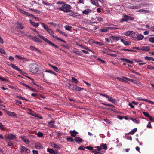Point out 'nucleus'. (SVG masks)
<instances>
[{
    "label": "nucleus",
    "mask_w": 154,
    "mask_h": 154,
    "mask_svg": "<svg viewBox=\"0 0 154 154\" xmlns=\"http://www.w3.org/2000/svg\"><path fill=\"white\" fill-rule=\"evenodd\" d=\"M41 24L44 29L53 37L55 38L57 40L61 41L64 42L65 43H66V42L65 40L61 39L60 38L58 37L57 36L52 35V34H54V33L51 29L48 27L47 25L42 23H41Z\"/></svg>",
    "instance_id": "nucleus-1"
},
{
    "label": "nucleus",
    "mask_w": 154,
    "mask_h": 154,
    "mask_svg": "<svg viewBox=\"0 0 154 154\" xmlns=\"http://www.w3.org/2000/svg\"><path fill=\"white\" fill-rule=\"evenodd\" d=\"M71 8L72 7L70 5L64 4L62 5L61 7H59V9L64 12L68 13L71 12V10H70Z\"/></svg>",
    "instance_id": "nucleus-2"
},
{
    "label": "nucleus",
    "mask_w": 154,
    "mask_h": 154,
    "mask_svg": "<svg viewBox=\"0 0 154 154\" xmlns=\"http://www.w3.org/2000/svg\"><path fill=\"white\" fill-rule=\"evenodd\" d=\"M29 70L32 73L36 74L39 70L38 66L36 64H33L30 66Z\"/></svg>",
    "instance_id": "nucleus-3"
},
{
    "label": "nucleus",
    "mask_w": 154,
    "mask_h": 154,
    "mask_svg": "<svg viewBox=\"0 0 154 154\" xmlns=\"http://www.w3.org/2000/svg\"><path fill=\"white\" fill-rule=\"evenodd\" d=\"M38 36L41 39H42L45 42L48 43L51 45L55 47V48H59V47L57 45L52 43V42H51V41H50L47 38L44 37L43 36H42L40 35H38Z\"/></svg>",
    "instance_id": "nucleus-4"
},
{
    "label": "nucleus",
    "mask_w": 154,
    "mask_h": 154,
    "mask_svg": "<svg viewBox=\"0 0 154 154\" xmlns=\"http://www.w3.org/2000/svg\"><path fill=\"white\" fill-rule=\"evenodd\" d=\"M5 137L7 139H10V140H14L16 137L15 135L12 134H8L5 135Z\"/></svg>",
    "instance_id": "nucleus-5"
},
{
    "label": "nucleus",
    "mask_w": 154,
    "mask_h": 154,
    "mask_svg": "<svg viewBox=\"0 0 154 154\" xmlns=\"http://www.w3.org/2000/svg\"><path fill=\"white\" fill-rule=\"evenodd\" d=\"M9 66L12 68L13 69L16 70L17 71H19L20 73H21L22 72V71L20 70L19 68H18L14 64H11L9 65Z\"/></svg>",
    "instance_id": "nucleus-6"
},
{
    "label": "nucleus",
    "mask_w": 154,
    "mask_h": 154,
    "mask_svg": "<svg viewBox=\"0 0 154 154\" xmlns=\"http://www.w3.org/2000/svg\"><path fill=\"white\" fill-rule=\"evenodd\" d=\"M110 40L112 41L111 43L113 42L114 40H115L116 41H118L119 39H121L120 37L119 36H111L110 37Z\"/></svg>",
    "instance_id": "nucleus-7"
},
{
    "label": "nucleus",
    "mask_w": 154,
    "mask_h": 154,
    "mask_svg": "<svg viewBox=\"0 0 154 154\" xmlns=\"http://www.w3.org/2000/svg\"><path fill=\"white\" fill-rule=\"evenodd\" d=\"M35 146L37 149H42L43 148V147L42 144L39 143H35Z\"/></svg>",
    "instance_id": "nucleus-8"
},
{
    "label": "nucleus",
    "mask_w": 154,
    "mask_h": 154,
    "mask_svg": "<svg viewBox=\"0 0 154 154\" xmlns=\"http://www.w3.org/2000/svg\"><path fill=\"white\" fill-rule=\"evenodd\" d=\"M29 36L34 41H35L36 42H39L40 43L42 42L41 41L36 37H33L31 36V35H29Z\"/></svg>",
    "instance_id": "nucleus-9"
},
{
    "label": "nucleus",
    "mask_w": 154,
    "mask_h": 154,
    "mask_svg": "<svg viewBox=\"0 0 154 154\" xmlns=\"http://www.w3.org/2000/svg\"><path fill=\"white\" fill-rule=\"evenodd\" d=\"M5 112L8 115L12 117H15L16 118L17 117L16 115L14 112H10L7 111H5Z\"/></svg>",
    "instance_id": "nucleus-10"
},
{
    "label": "nucleus",
    "mask_w": 154,
    "mask_h": 154,
    "mask_svg": "<svg viewBox=\"0 0 154 154\" xmlns=\"http://www.w3.org/2000/svg\"><path fill=\"white\" fill-rule=\"evenodd\" d=\"M15 25L18 29H23L24 28V27L22 26V24L18 22H16L15 23Z\"/></svg>",
    "instance_id": "nucleus-11"
},
{
    "label": "nucleus",
    "mask_w": 154,
    "mask_h": 154,
    "mask_svg": "<svg viewBox=\"0 0 154 154\" xmlns=\"http://www.w3.org/2000/svg\"><path fill=\"white\" fill-rule=\"evenodd\" d=\"M121 41L126 46H129L130 45L131 42L130 41H127L122 38L121 39Z\"/></svg>",
    "instance_id": "nucleus-12"
},
{
    "label": "nucleus",
    "mask_w": 154,
    "mask_h": 154,
    "mask_svg": "<svg viewBox=\"0 0 154 154\" xmlns=\"http://www.w3.org/2000/svg\"><path fill=\"white\" fill-rule=\"evenodd\" d=\"M29 21L30 24L35 27H38L39 25V23H36L35 22H32L31 19L29 20Z\"/></svg>",
    "instance_id": "nucleus-13"
},
{
    "label": "nucleus",
    "mask_w": 154,
    "mask_h": 154,
    "mask_svg": "<svg viewBox=\"0 0 154 154\" xmlns=\"http://www.w3.org/2000/svg\"><path fill=\"white\" fill-rule=\"evenodd\" d=\"M17 9L22 14H23L24 15H27V16H28V15H29V13L26 12L25 11H24L23 10H22L21 9L19 8H17Z\"/></svg>",
    "instance_id": "nucleus-14"
},
{
    "label": "nucleus",
    "mask_w": 154,
    "mask_h": 154,
    "mask_svg": "<svg viewBox=\"0 0 154 154\" xmlns=\"http://www.w3.org/2000/svg\"><path fill=\"white\" fill-rule=\"evenodd\" d=\"M128 8L130 9H136L140 8L141 7L140 5H138L136 6H128Z\"/></svg>",
    "instance_id": "nucleus-15"
},
{
    "label": "nucleus",
    "mask_w": 154,
    "mask_h": 154,
    "mask_svg": "<svg viewBox=\"0 0 154 154\" xmlns=\"http://www.w3.org/2000/svg\"><path fill=\"white\" fill-rule=\"evenodd\" d=\"M128 21L127 15L126 14H124L123 17L120 20V22L127 21Z\"/></svg>",
    "instance_id": "nucleus-16"
},
{
    "label": "nucleus",
    "mask_w": 154,
    "mask_h": 154,
    "mask_svg": "<svg viewBox=\"0 0 154 154\" xmlns=\"http://www.w3.org/2000/svg\"><path fill=\"white\" fill-rule=\"evenodd\" d=\"M107 98L108 99V100L114 104H116V100L114 99H113L111 97L109 96H108L107 97Z\"/></svg>",
    "instance_id": "nucleus-17"
},
{
    "label": "nucleus",
    "mask_w": 154,
    "mask_h": 154,
    "mask_svg": "<svg viewBox=\"0 0 154 154\" xmlns=\"http://www.w3.org/2000/svg\"><path fill=\"white\" fill-rule=\"evenodd\" d=\"M29 48L30 49L33 51H38L40 53H41V52L38 49L34 46H30Z\"/></svg>",
    "instance_id": "nucleus-18"
},
{
    "label": "nucleus",
    "mask_w": 154,
    "mask_h": 154,
    "mask_svg": "<svg viewBox=\"0 0 154 154\" xmlns=\"http://www.w3.org/2000/svg\"><path fill=\"white\" fill-rule=\"evenodd\" d=\"M74 140L77 143H81L83 141L82 139L79 137H75V138Z\"/></svg>",
    "instance_id": "nucleus-19"
},
{
    "label": "nucleus",
    "mask_w": 154,
    "mask_h": 154,
    "mask_svg": "<svg viewBox=\"0 0 154 154\" xmlns=\"http://www.w3.org/2000/svg\"><path fill=\"white\" fill-rule=\"evenodd\" d=\"M91 3L95 5L97 7H100L99 4L97 2V0H91Z\"/></svg>",
    "instance_id": "nucleus-20"
},
{
    "label": "nucleus",
    "mask_w": 154,
    "mask_h": 154,
    "mask_svg": "<svg viewBox=\"0 0 154 154\" xmlns=\"http://www.w3.org/2000/svg\"><path fill=\"white\" fill-rule=\"evenodd\" d=\"M92 11V10L90 9H88L83 11L82 13L84 14H88L89 13H91Z\"/></svg>",
    "instance_id": "nucleus-21"
},
{
    "label": "nucleus",
    "mask_w": 154,
    "mask_h": 154,
    "mask_svg": "<svg viewBox=\"0 0 154 154\" xmlns=\"http://www.w3.org/2000/svg\"><path fill=\"white\" fill-rule=\"evenodd\" d=\"M130 119L132 120L135 123H140V121L137 119L130 117Z\"/></svg>",
    "instance_id": "nucleus-22"
},
{
    "label": "nucleus",
    "mask_w": 154,
    "mask_h": 154,
    "mask_svg": "<svg viewBox=\"0 0 154 154\" xmlns=\"http://www.w3.org/2000/svg\"><path fill=\"white\" fill-rule=\"evenodd\" d=\"M48 65L50 67H51L56 72H58L59 69L57 67L51 64H49Z\"/></svg>",
    "instance_id": "nucleus-23"
},
{
    "label": "nucleus",
    "mask_w": 154,
    "mask_h": 154,
    "mask_svg": "<svg viewBox=\"0 0 154 154\" xmlns=\"http://www.w3.org/2000/svg\"><path fill=\"white\" fill-rule=\"evenodd\" d=\"M56 31L57 32H59L60 33L64 35L65 36L67 37V36H68L67 35V34H66L65 32H63L61 31L60 30H59L58 29H57L56 30Z\"/></svg>",
    "instance_id": "nucleus-24"
},
{
    "label": "nucleus",
    "mask_w": 154,
    "mask_h": 154,
    "mask_svg": "<svg viewBox=\"0 0 154 154\" xmlns=\"http://www.w3.org/2000/svg\"><path fill=\"white\" fill-rule=\"evenodd\" d=\"M75 87V90L78 91H79L84 90V88L77 86L76 85H73Z\"/></svg>",
    "instance_id": "nucleus-25"
},
{
    "label": "nucleus",
    "mask_w": 154,
    "mask_h": 154,
    "mask_svg": "<svg viewBox=\"0 0 154 154\" xmlns=\"http://www.w3.org/2000/svg\"><path fill=\"white\" fill-rule=\"evenodd\" d=\"M137 130V128H135L131 130L130 132H129L128 134H131L133 135L134 134V133L136 132Z\"/></svg>",
    "instance_id": "nucleus-26"
},
{
    "label": "nucleus",
    "mask_w": 154,
    "mask_h": 154,
    "mask_svg": "<svg viewBox=\"0 0 154 154\" xmlns=\"http://www.w3.org/2000/svg\"><path fill=\"white\" fill-rule=\"evenodd\" d=\"M108 29L107 27H106L105 28L99 29V32H106L107 31Z\"/></svg>",
    "instance_id": "nucleus-27"
},
{
    "label": "nucleus",
    "mask_w": 154,
    "mask_h": 154,
    "mask_svg": "<svg viewBox=\"0 0 154 154\" xmlns=\"http://www.w3.org/2000/svg\"><path fill=\"white\" fill-rule=\"evenodd\" d=\"M48 151L51 154H55V152L53 149H48Z\"/></svg>",
    "instance_id": "nucleus-28"
},
{
    "label": "nucleus",
    "mask_w": 154,
    "mask_h": 154,
    "mask_svg": "<svg viewBox=\"0 0 154 154\" xmlns=\"http://www.w3.org/2000/svg\"><path fill=\"white\" fill-rule=\"evenodd\" d=\"M141 50L143 51H148L150 50L148 46H144L142 47Z\"/></svg>",
    "instance_id": "nucleus-29"
},
{
    "label": "nucleus",
    "mask_w": 154,
    "mask_h": 154,
    "mask_svg": "<svg viewBox=\"0 0 154 154\" xmlns=\"http://www.w3.org/2000/svg\"><path fill=\"white\" fill-rule=\"evenodd\" d=\"M22 139L23 141L26 144H28L29 143V141L25 137H23L22 138Z\"/></svg>",
    "instance_id": "nucleus-30"
},
{
    "label": "nucleus",
    "mask_w": 154,
    "mask_h": 154,
    "mask_svg": "<svg viewBox=\"0 0 154 154\" xmlns=\"http://www.w3.org/2000/svg\"><path fill=\"white\" fill-rule=\"evenodd\" d=\"M137 38L138 40H141L144 38V36L141 34H138L137 35Z\"/></svg>",
    "instance_id": "nucleus-31"
},
{
    "label": "nucleus",
    "mask_w": 154,
    "mask_h": 154,
    "mask_svg": "<svg viewBox=\"0 0 154 154\" xmlns=\"http://www.w3.org/2000/svg\"><path fill=\"white\" fill-rule=\"evenodd\" d=\"M145 59L146 60H152L154 61V58L147 56L145 57Z\"/></svg>",
    "instance_id": "nucleus-32"
},
{
    "label": "nucleus",
    "mask_w": 154,
    "mask_h": 154,
    "mask_svg": "<svg viewBox=\"0 0 154 154\" xmlns=\"http://www.w3.org/2000/svg\"><path fill=\"white\" fill-rule=\"evenodd\" d=\"M143 114L146 117L149 118V117L150 116V115L148 113V112H142Z\"/></svg>",
    "instance_id": "nucleus-33"
},
{
    "label": "nucleus",
    "mask_w": 154,
    "mask_h": 154,
    "mask_svg": "<svg viewBox=\"0 0 154 154\" xmlns=\"http://www.w3.org/2000/svg\"><path fill=\"white\" fill-rule=\"evenodd\" d=\"M65 28L66 30L70 31L72 27L71 26L66 25L65 26Z\"/></svg>",
    "instance_id": "nucleus-34"
},
{
    "label": "nucleus",
    "mask_w": 154,
    "mask_h": 154,
    "mask_svg": "<svg viewBox=\"0 0 154 154\" xmlns=\"http://www.w3.org/2000/svg\"><path fill=\"white\" fill-rule=\"evenodd\" d=\"M121 51H131V52H136L137 51L135 50H131V49H120Z\"/></svg>",
    "instance_id": "nucleus-35"
},
{
    "label": "nucleus",
    "mask_w": 154,
    "mask_h": 154,
    "mask_svg": "<svg viewBox=\"0 0 154 154\" xmlns=\"http://www.w3.org/2000/svg\"><path fill=\"white\" fill-rule=\"evenodd\" d=\"M132 32V31H126L125 32L124 34L126 36H129L130 35L131 33Z\"/></svg>",
    "instance_id": "nucleus-36"
},
{
    "label": "nucleus",
    "mask_w": 154,
    "mask_h": 154,
    "mask_svg": "<svg viewBox=\"0 0 154 154\" xmlns=\"http://www.w3.org/2000/svg\"><path fill=\"white\" fill-rule=\"evenodd\" d=\"M138 11L140 12H145V13H148L149 12V11L147 10H146L144 9H140L138 10Z\"/></svg>",
    "instance_id": "nucleus-37"
},
{
    "label": "nucleus",
    "mask_w": 154,
    "mask_h": 154,
    "mask_svg": "<svg viewBox=\"0 0 154 154\" xmlns=\"http://www.w3.org/2000/svg\"><path fill=\"white\" fill-rule=\"evenodd\" d=\"M73 52L75 53L77 55L81 56L82 55V54L81 53V52H79L78 51L76 50H75L73 51Z\"/></svg>",
    "instance_id": "nucleus-38"
},
{
    "label": "nucleus",
    "mask_w": 154,
    "mask_h": 154,
    "mask_svg": "<svg viewBox=\"0 0 154 154\" xmlns=\"http://www.w3.org/2000/svg\"><path fill=\"white\" fill-rule=\"evenodd\" d=\"M93 43H95L101 46L103 45V43L101 42H100L97 41H93Z\"/></svg>",
    "instance_id": "nucleus-39"
},
{
    "label": "nucleus",
    "mask_w": 154,
    "mask_h": 154,
    "mask_svg": "<svg viewBox=\"0 0 154 154\" xmlns=\"http://www.w3.org/2000/svg\"><path fill=\"white\" fill-rule=\"evenodd\" d=\"M72 80L76 84H78V81L77 80V79L74 77H72Z\"/></svg>",
    "instance_id": "nucleus-40"
},
{
    "label": "nucleus",
    "mask_w": 154,
    "mask_h": 154,
    "mask_svg": "<svg viewBox=\"0 0 154 154\" xmlns=\"http://www.w3.org/2000/svg\"><path fill=\"white\" fill-rule=\"evenodd\" d=\"M70 134H73L75 135L78 134V133L75 130H74L73 131H70Z\"/></svg>",
    "instance_id": "nucleus-41"
},
{
    "label": "nucleus",
    "mask_w": 154,
    "mask_h": 154,
    "mask_svg": "<svg viewBox=\"0 0 154 154\" xmlns=\"http://www.w3.org/2000/svg\"><path fill=\"white\" fill-rule=\"evenodd\" d=\"M29 111L30 112V114L31 115H32L34 116H36L35 115H34V112L33 111H32L31 109H29Z\"/></svg>",
    "instance_id": "nucleus-42"
},
{
    "label": "nucleus",
    "mask_w": 154,
    "mask_h": 154,
    "mask_svg": "<svg viewBox=\"0 0 154 154\" xmlns=\"http://www.w3.org/2000/svg\"><path fill=\"white\" fill-rule=\"evenodd\" d=\"M67 140L68 141H70V142H74V140L71 137H68L67 138Z\"/></svg>",
    "instance_id": "nucleus-43"
},
{
    "label": "nucleus",
    "mask_w": 154,
    "mask_h": 154,
    "mask_svg": "<svg viewBox=\"0 0 154 154\" xmlns=\"http://www.w3.org/2000/svg\"><path fill=\"white\" fill-rule=\"evenodd\" d=\"M137 34L136 33H132V34H131V37H132V38H137Z\"/></svg>",
    "instance_id": "nucleus-44"
},
{
    "label": "nucleus",
    "mask_w": 154,
    "mask_h": 154,
    "mask_svg": "<svg viewBox=\"0 0 154 154\" xmlns=\"http://www.w3.org/2000/svg\"><path fill=\"white\" fill-rule=\"evenodd\" d=\"M26 147H24L23 146H21L20 147V149L22 152L24 151L25 150V149H26Z\"/></svg>",
    "instance_id": "nucleus-45"
},
{
    "label": "nucleus",
    "mask_w": 154,
    "mask_h": 154,
    "mask_svg": "<svg viewBox=\"0 0 154 154\" xmlns=\"http://www.w3.org/2000/svg\"><path fill=\"white\" fill-rule=\"evenodd\" d=\"M37 135L40 137H42L43 136V134L42 133L39 132L37 134Z\"/></svg>",
    "instance_id": "nucleus-46"
},
{
    "label": "nucleus",
    "mask_w": 154,
    "mask_h": 154,
    "mask_svg": "<svg viewBox=\"0 0 154 154\" xmlns=\"http://www.w3.org/2000/svg\"><path fill=\"white\" fill-rule=\"evenodd\" d=\"M102 149H105L106 150L107 149V146L106 144H103V145H102L101 146Z\"/></svg>",
    "instance_id": "nucleus-47"
},
{
    "label": "nucleus",
    "mask_w": 154,
    "mask_h": 154,
    "mask_svg": "<svg viewBox=\"0 0 154 154\" xmlns=\"http://www.w3.org/2000/svg\"><path fill=\"white\" fill-rule=\"evenodd\" d=\"M147 68L149 69H150V70H153L154 69V67L152 66L151 65H148L147 66Z\"/></svg>",
    "instance_id": "nucleus-48"
},
{
    "label": "nucleus",
    "mask_w": 154,
    "mask_h": 154,
    "mask_svg": "<svg viewBox=\"0 0 154 154\" xmlns=\"http://www.w3.org/2000/svg\"><path fill=\"white\" fill-rule=\"evenodd\" d=\"M15 57L17 58L20 59L21 60H23L24 59V57L18 55H16L15 56Z\"/></svg>",
    "instance_id": "nucleus-49"
},
{
    "label": "nucleus",
    "mask_w": 154,
    "mask_h": 154,
    "mask_svg": "<svg viewBox=\"0 0 154 154\" xmlns=\"http://www.w3.org/2000/svg\"><path fill=\"white\" fill-rule=\"evenodd\" d=\"M85 148H86L87 149L90 150H93V148L90 146H87L86 147H85Z\"/></svg>",
    "instance_id": "nucleus-50"
},
{
    "label": "nucleus",
    "mask_w": 154,
    "mask_h": 154,
    "mask_svg": "<svg viewBox=\"0 0 154 154\" xmlns=\"http://www.w3.org/2000/svg\"><path fill=\"white\" fill-rule=\"evenodd\" d=\"M123 78H124L128 80V81H129L132 82H134V80L133 79H131L130 78H127L126 77H123Z\"/></svg>",
    "instance_id": "nucleus-51"
},
{
    "label": "nucleus",
    "mask_w": 154,
    "mask_h": 154,
    "mask_svg": "<svg viewBox=\"0 0 154 154\" xmlns=\"http://www.w3.org/2000/svg\"><path fill=\"white\" fill-rule=\"evenodd\" d=\"M29 9L31 11L35 12L39 14L40 11L37 10H35L32 8H29Z\"/></svg>",
    "instance_id": "nucleus-52"
},
{
    "label": "nucleus",
    "mask_w": 154,
    "mask_h": 154,
    "mask_svg": "<svg viewBox=\"0 0 154 154\" xmlns=\"http://www.w3.org/2000/svg\"><path fill=\"white\" fill-rule=\"evenodd\" d=\"M127 17L128 21L129 20H134V18L132 17L127 15Z\"/></svg>",
    "instance_id": "nucleus-53"
},
{
    "label": "nucleus",
    "mask_w": 154,
    "mask_h": 154,
    "mask_svg": "<svg viewBox=\"0 0 154 154\" xmlns=\"http://www.w3.org/2000/svg\"><path fill=\"white\" fill-rule=\"evenodd\" d=\"M97 59V60H99V61H100V62H101L103 63H105V61L104 60H103L100 58H98Z\"/></svg>",
    "instance_id": "nucleus-54"
},
{
    "label": "nucleus",
    "mask_w": 154,
    "mask_h": 154,
    "mask_svg": "<svg viewBox=\"0 0 154 154\" xmlns=\"http://www.w3.org/2000/svg\"><path fill=\"white\" fill-rule=\"evenodd\" d=\"M149 41L152 43H154V37L150 38Z\"/></svg>",
    "instance_id": "nucleus-55"
},
{
    "label": "nucleus",
    "mask_w": 154,
    "mask_h": 154,
    "mask_svg": "<svg viewBox=\"0 0 154 154\" xmlns=\"http://www.w3.org/2000/svg\"><path fill=\"white\" fill-rule=\"evenodd\" d=\"M107 28L108 29H118L119 28H118L114 27H107Z\"/></svg>",
    "instance_id": "nucleus-56"
},
{
    "label": "nucleus",
    "mask_w": 154,
    "mask_h": 154,
    "mask_svg": "<svg viewBox=\"0 0 154 154\" xmlns=\"http://www.w3.org/2000/svg\"><path fill=\"white\" fill-rule=\"evenodd\" d=\"M42 3L46 5H47V6H49L51 5L50 3H49L48 2H46L45 1H43L42 2Z\"/></svg>",
    "instance_id": "nucleus-57"
},
{
    "label": "nucleus",
    "mask_w": 154,
    "mask_h": 154,
    "mask_svg": "<svg viewBox=\"0 0 154 154\" xmlns=\"http://www.w3.org/2000/svg\"><path fill=\"white\" fill-rule=\"evenodd\" d=\"M104 120L108 124H111L112 123L111 121L107 119H104Z\"/></svg>",
    "instance_id": "nucleus-58"
},
{
    "label": "nucleus",
    "mask_w": 154,
    "mask_h": 154,
    "mask_svg": "<svg viewBox=\"0 0 154 154\" xmlns=\"http://www.w3.org/2000/svg\"><path fill=\"white\" fill-rule=\"evenodd\" d=\"M85 148V147L84 148L83 146H81L78 148V149L79 150H84Z\"/></svg>",
    "instance_id": "nucleus-59"
},
{
    "label": "nucleus",
    "mask_w": 154,
    "mask_h": 154,
    "mask_svg": "<svg viewBox=\"0 0 154 154\" xmlns=\"http://www.w3.org/2000/svg\"><path fill=\"white\" fill-rule=\"evenodd\" d=\"M48 127H50V128H54L55 127V125H54L53 124H48Z\"/></svg>",
    "instance_id": "nucleus-60"
},
{
    "label": "nucleus",
    "mask_w": 154,
    "mask_h": 154,
    "mask_svg": "<svg viewBox=\"0 0 154 154\" xmlns=\"http://www.w3.org/2000/svg\"><path fill=\"white\" fill-rule=\"evenodd\" d=\"M97 20L98 21L101 22V21H102L103 20V18H101L100 17L98 16V17H97Z\"/></svg>",
    "instance_id": "nucleus-61"
},
{
    "label": "nucleus",
    "mask_w": 154,
    "mask_h": 154,
    "mask_svg": "<svg viewBox=\"0 0 154 154\" xmlns=\"http://www.w3.org/2000/svg\"><path fill=\"white\" fill-rule=\"evenodd\" d=\"M92 152L95 153V154H100L99 152H98L97 150H93Z\"/></svg>",
    "instance_id": "nucleus-62"
},
{
    "label": "nucleus",
    "mask_w": 154,
    "mask_h": 154,
    "mask_svg": "<svg viewBox=\"0 0 154 154\" xmlns=\"http://www.w3.org/2000/svg\"><path fill=\"white\" fill-rule=\"evenodd\" d=\"M0 52L3 54H5V50L2 48H0Z\"/></svg>",
    "instance_id": "nucleus-63"
},
{
    "label": "nucleus",
    "mask_w": 154,
    "mask_h": 154,
    "mask_svg": "<svg viewBox=\"0 0 154 154\" xmlns=\"http://www.w3.org/2000/svg\"><path fill=\"white\" fill-rule=\"evenodd\" d=\"M48 24L51 25H52L54 26H55L57 25L56 23L54 22H49Z\"/></svg>",
    "instance_id": "nucleus-64"
}]
</instances>
